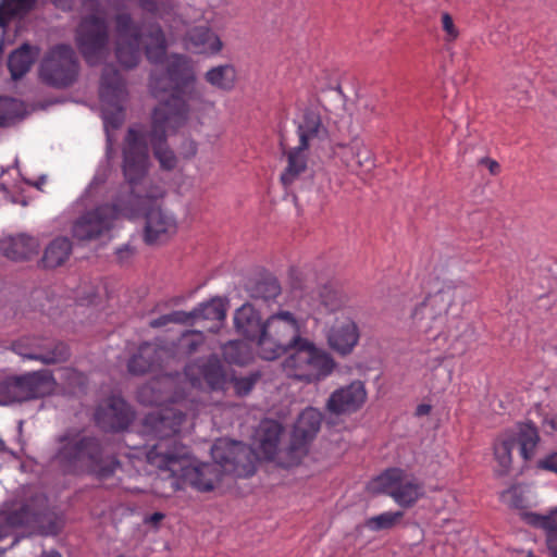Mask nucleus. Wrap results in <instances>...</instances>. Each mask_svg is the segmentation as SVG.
Instances as JSON below:
<instances>
[{"label":"nucleus","instance_id":"1","mask_svg":"<svg viewBox=\"0 0 557 557\" xmlns=\"http://www.w3.org/2000/svg\"><path fill=\"white\" fill-rule=\"evenodd\" d=\"M185 413L181 408L166 406L147 413L141 433L158 438L146 453L147 462L172 479L174 490L188 484L199 492H210L220 476V469L238 478L255 473L253 450L236 441H218L211 448L215 463H196L188 446L176 438Z\"/></svg>","mask_w":557,"mask_h":557},{"label":"nucleus","instance_id":"2","mask_svg":"<svg viewBox=\"0 0 557 557\" xmlns=\"http://www.w3.org/2000/svg\"><path fill=\"white\" fill-rule=\"evenodd\" d=\"M115 55L125 69L138 65L143 51L151 63L161 62L168 50V40L162 26L156 21L136 22L127 11L113 16Z\"/></svg>","mask_w":557,"mask_h":557},{"label":"nucleus","instance_id":"3","mask_svg":"<svg viewBox=\"0 0 557 557\" xmlns=\"http://www.w3.org/2000/svg\"><path fill=\"white\" fill-rule=\"evenodd\" d=\"M57 463L66 472H88L103 480L121 466L113 454L95 436L67 431L58 438Z\"/></svg>","mask_w":557,"mask_h":557},{"label":"nucleus","instance_id":"4","mask_svg":"<svg viewBox=\"0 0 557 557\" xmlns=\"http://www.w3.org/2000/svg\"><path fill=\"white\" fill-rule=\"evenodd\" d=\"M455 300L451 288H441L429 295L411 312L412 326L425 336V339L436 344L437 348L454 346L467 324L458 317L448 318L447 312Z\"/></svg>","mask_w":557,"mask_h":557},{"label":"nucleus","instance_id":"5","mask_svg":"<svg viewBox=\"0 0 557 557\" xmlns=\"http://www.w3.org/2000/svg\"><path fill=\"white\" fill-rule=\"evenodd\" d=\"M189 106L180 98L160 101L151 114V129L147 134L154 158L163 170H173L177 164L174 151L168 145V135L176 133L188 120Z\"/></svg>","mask_w":557,"mask_h":557},{"label":"nucleus","instance_id":"6","mask_svg":"<svg viewBox=\"0 0 557 557\" xmlns=\"http://www.w3.org/2000/svg\"><path fill=\"white\" fill-rule=\"evenodd\" d=\"M196 73L191 60L183 54H171L166 60L165 70L161 73H151L149 87L154 98H161L164 94L173 98H180L187 103L184 96L191 101H200L203 91L196 84Z\"/></svg>","mask_w":557,"mask_h":557},{"label":"nucleus","instance_id":"7","mask_svg":"<svg viewBox=\"0 0 557 557\" xmlns=\"http://www.w3.org/2000/svg\"><path fill=\"white\" fill-rule=\"evenodd\" d=\"M289 281L293 292L299 293L297 310L306 315H312L315 312H336L349 302L347 294L333 283L315 289L311 274L302 270L292 268Z\"/></svg>","mask_w":557,"mask_h":557},{"label":"nucleus","instance_id":"8","mask_svg":"<svg viewBox=\"0 0 557 557\" xmlns=\"http://www.w3.org/2000/svg\"><path fill=\"white\" fill-rule=\"evenodd\" d=\"M150 166L147 133L141 125L131 126L123 143L122 171L128 185L126 194H120L124 200H133L135 195H145V185Z\"/></svg>","mask_w":557,"mask_h":557},{"label":"nucleus","instance_id":"9","mask_svg":"<svg viewBox=\"0 0 557 557\" xmlns=\"http://www.w3.org/2000/svg\"><path fill=\"white\" fill-rule=\"evenodd\" d=\"M301 321L288 310H278L263 323L258 354L264 360H275L304 339Z\"/></svg>","mask_w":557,"mask_h":557},{"label":"nucleus","instance_id":"10","mask_svg":"<svg viewBox=\"0 0 557 557\" xmlns=\"http://www.w3.org/2000/svg\"><path fill=\"white\" fill-rule=\"evenodd\" d=\"M292 349L294 351L282 363L283 371L288 377L313 383L329 376L335 368L334 359L307 338Z\"/></svg>","mask_w":557,"mask_h":557},{"label":"nucleus","instance_id":"11","mask_svg":"<svg viewBox=\"0 0 557 557\" xmlns=\"http://www.w3.org/2000/svg\"><path fill=\"white\" fill-rule=\"evenodd\" d=\"M82 7L88 14L83 16L75 34L77 48L90 65L97 64L109 45L110 34L107 18L101 13L99 0H83Z\"/></svg>","mask_w":557,"mask_h":557},{"label":"nucleus","instance_id":"12","mask_svg":"<svg viewBox=\"0 0 557 557\" xmlns=\"http://www.w3.org/2000/svg\"><path fill=\"white\" fill-rule=\"evenodd\" d=\"M163 195V189L156 187L147 190L145 195H135L133 200H126L127 205H135L138 208L132 219L139 214L145 216L144 239L148 245L165 243L177 232L174 214L157 205Z\"/></svg>","mask_w":557,"mask_h":557},{"label":"nucleus","instance_id":"13","mask_svg":"<svg viewBox=\"0 0 557 557\" xmlns=\"http://www.w3.org/2000/svg\"><path fill=\"white\" fill-rule=\"evenodd\" d=\"M540 443L536 425L531 422L518 423L516 429L503 432L493 444L494 459L497 463V475H507L512 466V451L519 445V454L523 460H531Z\"/></svg>","mask_w":557,"mask_h":557},{"label":"nucleus","instance_id":"14","mask_svg":"<svg viewBox=\"0 0 557 557\" xmlns=\"http://www.w3.org/2000/svg\"><path fill=\"white\" fill-rule=\"evenodd\" d=\"M137 211V206L127 205L123 197L117 196L112 205L98 206L81 215L72 226V234L79 240L98 238L113 227L117 218L132 219Z\"/></svg>","mask_w":557,"mask_h":557},{"label":"nucleus","instance_id":"15","mask_svg":"<svg viewBox=\"0 0 557 557\" xmlns=\"http://www.w3.org/2000/svg\"><path fill=\"white\" fill-rule=\"evenodd\" d=\"M372 490L389 496L403 508L412 507L423 495V484L411 473L400 468H389L372 482Z\"/></svg>","mask_w":557,"mask_h":557},{"label":"nucleus","instance_id":"16","mask_svg":"<svg viewBox=\"0 0 557 557\" xmlns=\"http://www.w3.org/2000/svg\"><path fill=\"white\" fill-rule=\"evenodd\" d=\"M101 116L107 133L119 128L124 121V103L127 98L125 81L113 65L103 69L99 88Z\"/></svg>","mask_w":557,"mask_h":557},{"label":"nucleus","instance_id":"17","mask_svg":"<svg viewBox=\"0 0 557 557\" xmlns=\"http://www.w3.org/2000/svg\"><path fill=\"white\" fill-rule=\"evenodd\" d=\"M79 65L74 49L69 45L52 47L39 66V76L44 83L55 88L71 86L77 78Z\"/></svg>","mask_w":557,"mask_h":557},{"label":"nucleus","instance_id":"18","mask_svg":"<svg viewBox=\"0 0 557 557\" xmlns=\"http://www.w3.org/2000/svg\"><path fill=\"white\" fill-rule=\"evenodd\" d=\"M323 421V414L313 407L300 412L294 425L289 445L280 456V466L290 468L297 466L308 453L309 443L317 436Z\"/></svg>","mask_w":557,"mask_h":557},{"label":"nucleus","instance_id":"19","mask_svg":"<svg viewBox=\"0 0 557 557\" xmlns=\"http://www.w3.org/2000/svg\"><path fill=\"white\" fill-rule=\"evenodd\" d=\"M57 382L48 370L35 371L9 379L2 386V405L22 403L51 395Z\"/></svg>","mask_w":557,"mask_h":557},{"label":"nucleus","instance_id":"20","mask_svg":"<svg viewBox=\"0 0 557 557\" xmlns=\"http://www.w3.org/2000/svg\"><path fill=\"white\" fill-rule=\"evenodd\" d=\"M329 157L338 160L350 174H369L375 168V157L370 147L359 136L348 143L330 141Z\"/></svg>","mask_w":557,"mask_h":557},{"label":"nucleus","instance_id":"21","mask_svg":"<svg viewBox=\"0 0 557 557\" xmlns=\"http://www.w3.org/2000/svg\"><path fill=\"white\" fill-rule=\"evenodd\" d=\"M13 350L24 359L45 364L63 362L70 356L69 347L64 343L38 338H22L13 344Z\"/></svg>","mask_w":557,"mask_h":557},{"label":"nucleus","instance_id":"22","mask_svg":"<svg viewBox=\"0 0 557 557\" xmlns=\"http://www.w3.org/2000/svg\"><path fill=\"white\" fill-rule=\"evenodd\" d=\"M134 420V411L120 396L112 395L101 401L95 411L96 424L107 432H120Z\"/></svg>","mask_w":557,"mask_h":557},{"label":"nucleus","instance_id":"23","mask_svg":"<svg viewBox=\"0 0 557 557\" xmlns=\"http://www.w3.org/2000/svg\"><path fill=\"white\" fill-rule=\"evenodd\" d=\"M47 506V497L42 494L30 497L27 502L15 504L8 510L0 512L1 525L5 528L7 535L9 530L21 527H36L41 521V517Z\"/></svg>","mask_w":557,"mask_h":557},{"label":"nucleus","instance_id":"24","mask_svg":"<svg viewBox=\"0 0 557 557\" xmlns=\"http://www.w3.org/2000/svg\"><path fill=\"white\" fill-rule=\"evenodd\" d=\"M173 346H164L157 343H143L136 354H134L127 363V369L132 374L141 375L148 372L162 370L170 366L169 356Z\"/></svg>","mask_w":557,"mask_h":557},{"label":"nucleus","instance_id":"25","mask_svg":"<svg viewBox=\"0 0 557 557\" xmlns=\"http://www.w3.org/2000/svg\"><path fill=\"white\" fill-rule=\"evenodd\" d=\"M368 393L364 383L355 380L348 385L333 391L327 398L325 409L335 416L350 414L358 411L366 403Z\"/></svg>","mask_w":557,"mask_h":557},{"label":"nucleus","instance_id":"26","mask_svg":"<svg viewBox=\"0 0 557 557\" xmlns=\"http://www.w3.org/2000/svg\"><path fill=\"white\" fill-rule=\"evenodd\" d=\"M185 375L193 387H201L206 382L212 391L224 389L227 377L222 363L216 357L197 360L185 367Z\"/></svg>","mask_w":557,"mask_h":557},{"label":"nucleus","instance_id":"27","mask_svg":"<svg viewBox=\"0 0 557 557\" xmlns=\"http://www.w3.org/2000/svg\"><path fill=\"white\" fill-rule=\"evenodd\" d=\"M299 147L307 150L319 149L329 140V131L319 111L307 109L297 122Z\"/></svg>","mask_w":557,"mask_h":557},{"label":"nucleus","instance_id":"28","mask_svg":"<svg viewBox=\"0 0 557 557\" xmlns=\"http://www.w3.org/2000/svg\"><path fill=\"white\" fill-rule=\"evenodd\" d=\"M287 164L281 173L280 181L286 189H295L302 181L311 177L308 168V150L296 146L286 152Z\"/></svg>","mask_w":557,"mask_h":557},{"label":"nucleus","instance_id":"29","mask_svg":"<svg viewBox=\"0 0 557 557\" xmlns=\"http://www.w3.org/2000/svg\"><path fill=\"white\" fill-rule=\"evenodd\" d=\"M283 426L280 422L271 419L262 420L255 433V442L258 449L265 459L274 460L277 457L280 465V456L285 451H278V444Z\"/></svg>","mask_w":557,"mask_h":557},{"label":"nucleus","instance_id":"30","mask_svg":"<svg viewBox=\"0 0 557 557\" xmlns=\"http://www.w3.org/2000/svg\"><path fill=\"white\" fill-rule=\"evenodd\" d=\"M359 329L355 321L346 319L333 325L327 333V344L342 356L349 355L359 342Z\"/></svg>","mask_w":557,"mask_h":557},{"label":"nucleus","instance_id":"31","mask_svg":"<svg viewBox=\"0 0 557 557\" xmlns=\"http://www.w3.org/2000/svg\"><path fill=\"white\" fill-rule=\"evenodd\" d=\"M233 319L237 333L258 345L264 323L260 312L250 302H245L235 310Z\"/></svg>","mask_w":557,"mask_h":557},{"label":"nucleus","instance_id":"32","mask_svg":"<svg viewBox=\"0 0 557 557\" xmlns=\"http://www.w3.org/2000/svg\"><path fill=\"white\" fill-rule=\"evenodd\" d=\"M39 248L38 238L24 233L9 236L1 242L4 256L14 261L30 259L38 253Z\"/></svg>","mask_w":557,"mask_h":557},{"label":"nucleus","instance_id":"33","mask_svg":"<svg viewBox=\"0 0 557 557\" xmlns=\"http://www.w3.org/2000/svg\"><path fill=\"white\" fill-rule=\"evenodd\" d=\"M186 45L195 53L208 55L218 54L223 48V42L219 35L205 26L191 28L186 37Z\"/></svg>","mask_w":557,"mask_h":557},{"label":"nucleus","instance_id":"34","mask_svg":"<svg viewBox=\"0 0 557 557\" xmlns=\"http://www.w3.org/2000/svg\"><path fill=\"white\" fill-rule=\"evenodd\" d=\"M245 290L250 298L268 302L281 295L282 287L275 276L267 273L249 278Z\"/></svg>","mask_w":557,"mask_h":557},{"label":"nucleus","instance_id":"35","mask_svg":"<svg viewBox=\"0 0 557 557\" xmlns=\"http://www.w3.org/2000/svg\"><path fill=\"white\" fill-rule=\"evenodd\" d=\"M39 54V49L28 44H23L14 50L8 60V67L13 79L23 77L32 67Z\"/></svg>","mask_w":557,"mask_h":557},{"label":"nucleus","instance_id":"36","mask_svg":"<svg viewBox=\"0 0 557 557\" xmlns=\"http://www.w3.org/2000/svg\"><path fill=\"white\" fill-rule=\"evenodd\" d=\"M205 343V335L200 331H186L176 342L164 343V346H173L169 360L172 363L175 360L184 359L196 352Z\"/></svg>","mask_w":557,"mask_h":557},{"label":"nucleus","instance_id":"37","mask_svg":"<svg viewBox=\"0 0 557 557\" xmlns=\"http://www.w3.org/2000/svg\"><path fill=\"white\" fill-rule=\"evenodd\" d=\"M194 313L196 320L212 321L214 324L209 330L216 332L226 318V302L221 297H214L195 307Z\"/></svg>","mask_w":557,"mask_h":557},{"label":"nucleus","instance_id":"38","mask_svg":"<svg viewBox=\"0 0 557 557\" xmlns=\"http://www.w3.org/2000/svg\"><path fill=\"white\" fill-rule=\"evenodd\" d=\"M72 242L65 236L54 238L45 249L41 263L53 269L62 265L72 253Z\"/></svg>","mask_w":557,"mask_h":557},{"label":"nucleus","instance_id":"39","mask_svg":"<svg viewBox=\"0 0 557 557\" xmlns=\"http://www.w3.org/2000/svg\"><path fill=\"white\" fill-rule=\"evenodd\" d=\"M205 78L211 86L230 91L236 83V70L231 64L218 65L207 71Z\"/></svg>","mask_w":557,"mask_h":557},{"label":"nucleus","instance_id":"40","mask_svg":"<svg viewBox=\"0 0 557 557\" xmlns=\"http://www.w3.org/2000/svg\"><path fill=\"white\" fill-rule=\"evenodd\" d=\"M145 16L164 21L174 13V0H132Z\"/></svg>","mask_w":557,"mask_h":557},{"label":"nucleus","instance_id":"41","mask_svg":"<svg viewBox=\"0 0 557 557\" xmlns=\"http://www.w3.org/2000/svg\"><path fill=\"white\" fill-rule=\"evenodd\" d=\"M37 0H1L0 2V27H5L15 17L27 14L36 4Z\"/></svg>","mask_w":557,"mask_h":557},{"label":"nucleus","instance_id":"42","mask_svg":"<svg viewBox=\"0 0 557 557\" xmlns=\"http://www.w3.org/2000/svg\"><path fill=\"white\" fill-rule=\"evenodd\" d=\"M224 359L230 363L246 364L251 359V351L243 341H230L222 348Z\"/></svg>","mask_w":557,"mask_h":557},{"label":"nucleus","instance_id":"43","mask_svg":"<svg viewBox=\"0 0 557 557\" xmlns=\"http://www.w3.org/2000/svg\"><path fill=\"white\" fill-rule=\"evenodd\" d=\"M404 517L403 511H384L377 516L370 517L366 520L364 525L373 532L382 530H391L400 523Z\"/></svg>","mask_w":557,"mask_h":557},{"label":"nucleus","instance_id":"44","mask_svg":"<svg viewBox=\"0 0 557 557\" xmlns=\"http://www.w3.org/2000/svg\"><path fill=\"white\" fill-rule=\"evenodd\" d=\"M23 104L21 101L0 97V126H10L22 117Z\"/></svg>","mask_w":557,"mask_h":557},{"label":"nucleus","instance_id":"45","mask_svg":"<svg viewBox=\"0 0 557 557\" xmlns=\"http://www.w3.org/2000/svg\"><path fill=\"white\" fill-rule=\"evenodd\" d=\"M528 521L535 528H541L545 531L546 539L550 536L557 537V507L548 515L529 513Z\"/></svg>","mask_w":557,"mask_h":557},{"label":"nucleus","instance_id":"46","mask_svg":"<svg viewBox=\"0 0 557 557\" xmlns=\"http://www.w3.org/2000/svg\"><path fill=\"white\" fill-rule=\"evenodd\" d=\"M113 153L112 140L108 135L104 159L99 163L90 186L101 185L108 180L112 170Z\"/></svg>","mask_w":557,"mask_h":557},{"label":"nucleus","instance_id":"47","mask_svg":"<svg viewBox=\"0 0 557 557\" xmlns=\"http://www.w3.org/2000/svg\"><path fill=\"white\" fill-rule=\"evenodd\" d=\"M258 379L259 374L257 373H251L246 376L233 377L231 382L235 394L238 396L248 395L255 387Z\"/></svg>","mask_w":557,"mask_h":557},{"label":"nucleus","instance_id":"48","mask_svg":"<svg viewBox=\"0 0 557 557\" xmlns=\"http://www.w3.org/2000/svg\"><path fill=\"white\" fill-rule=\"evenodd\" d=\"M442 28L445 33L444 40L446 42H453L459 37V30L455 25L453 17L449 13L444 12L441 16Z\"/></svg>","mask_w":557,"mask_h":557},{"label":"nucleus","instance_id":"49","mask_svg":"<svg viewBox=\"0 0 557 557\" xmlns=\"http://www.w3.org/2000/svg\"><path fill=\"white\" fill-rule=\"evenodd\" d=\"M502 498L513 508H521L523 506V499L518 495L516 487H510L503 493Z\"/></svg>","mask_w":557,"mask_h":557},{"label":"nucleus","instance_id":"50","mask_svg":"<svg viewBox=\"0 0 557 557\" xmlns=\"http://www.w3.org/2000/svg\"><path fill=\"white\" fill-rule=\"evenodd\" d=\"M540 469L557 473V451L550 453L537 461Z\"/></svg>","mask_w":557,"mask_h":557},{"label":"nucleus","instance_id":"51","mask_svg":"<svg viewBox=\"0 0 557 557\" xmlns=\"http://www.w3.org/2000/svg\"><path fill=\"white\" fill-rule=\"evenodd\" d=\"M171 319L174 323L180 324H190L196 321V313H194V309L191 311H173L171 312Z\"/></svg>","mask_w":557,"mask_h":557},{"label":"nucleus","instance_id":"52","mask_svg":"<svg viewBox=\"0 0 557 557\" xmlns=\"http://www.w3.org/2000/svg\"><path fill=\"white\" fill-rule=\"evenodd\" d=\"M529 85H530L529 81L523 79L520 84V88L517 91L512 90L510 94V97L516 99L520 106L525 104L529 100V94H528Z\"/></svg>","mask_w":557,"mask_h":557},{"label":"nucleus","instance_id":"53","mask_svg":"<svg viewBox=\"0 0 557 557\" xmlns=\"http://www.w3.org/2000/svg\"><path fill=\"white\" fill-rule=\"evenodd\" d=\"M198 151L197 143L193 139H186L181 147V154L185 159H190L196 156Z\"/></svg>","mask_w":557,"mask_h":557},{"label":"nucleus","instance_id":"54","mask_svg":"<svg viewBox=\"0 0 557 557\" xmlns=\"http://www.w3.org/2000/svg\"><path fill=\"white\" fill-rule=\"evenodd\" d=\"M360 110L364 120H370L373 115L376 114V102L374 100H364L360 103Z\"/></svg>","mask_w":557,"mask_h":557},{"label":"nucleus","instance_id":"55","mask_svg":"<svg viewBox=\"0 0 557 557\" xmlns=\"http://www.w3.org/2000/svg\"><path fill=\"white\" fill-rule=\"evenodd\" d=\"M542 426L546 434H553L557 432V416L548 414L545 416L542 421Z\"/></svg>","mask_w":557,"mask_h":557},{"label":"nucleus","instance_id":"56","mask_svg":"<svg viewBox=\"0 0 557 557\" xmlns=\"http://www.w3.org/2000/svg\"><path fill=\"white\" fill-rule=\"evenodd\" d=\"M117 260L121 263H126L134 255V249L129 245H123L115 250Z\"/></svg>","mask_w":557,"mask_h":557},{"label":"nucleus","instance_id":"57","mask_svg":"<svg viewBox=\"0 0 557 557\" xmlns=\"http://www.w3.org/2000/svg\"><path fill=\"white\" fill-rule=\"evenodd\" d=\"M479 163L485 165L492 175H496L499 173L500 165L497 161H495L493 159L481 158Z\"/></svg>","mask_w":557,"mask_h":557},{"label":"nucleus","instance_id":"58","mask_svg":"<svg viewBox=\"0 0 557 557\" xmlns=\"http://www.w3.org/2000/svg\"><path fill=\"white\" fill-rule=\"evenodd\" d=\"M171 322H172L171 313H168V314H163V315H160V317H158V318H156V319L151 320V321L149 322V325H150L151 327L157 329V327L165 326V325H168V324H169V323H171Z\"/></svg>","mask_w":557,"mask_h":557},{"label":"nucleus","instance_id":"59","mask_svg":"<svg viewBox=\"0 0 557 557\" xmlns=\"http://www.w3.org/2000/svg\"><path fill=\"white\" fill-rule=\"evenodd\" d=\"M52 4L62 10V11H71L74 7V0H51Z\"/></svg>","mask_w":557,"mask_h":557},{"label":"nucleus","instance_id":"60","mask_svg":"<svg viewBox=\"0 0 557 557\" xmlns=\"http://www.w3.org/2000/svg\"><path fill=\"white\" fill-rule=\"evenodd\" d=\"M546 548L550 557H557V536L546 539Z\"/></svg>","mask_w":557,"mask_h":557},{"label":"nucleus","instance_id":"61","mask_svg":"<svg viewBox=\"0 0 557 557\" xmlns=\"http://www.w3.org/2000/svg\"><path fill=\"white\" fill-rule=\"evenodd\" d=\"M164 515L162 512H153L152 515H149L144 518V522L147 524H154L157 525L161 520H163Z\"/></svg>","mask_w":557,"mask_h":557},{"label":"nucleus","instance_id":"62","mask_svg":"<svg viewBox=\"0 0 557 557\" xmlns=\"http://www.w3.org/2000/svg\"><path fill=\"white\" fill-rule=\"evenodd\" d=\"M431 411V406L430 405H425V404H422V405H419L416 409V414L421 417V416H425V414H429Z\"/></svg>","mask_w":557,"mask_h":557},{"label":"nucleus","instance_id":"63","mask_svg":"<svg viewBox=\"0 0 557 557\" xmlns=\"http://www.w3.org/2000/svg\"><path fill=\"white\" fill-rule=\"evenodd\" d=\"M40 557H62V555L59 552L52 549L49 552H44Z\"/></svg>","mask_w":557,"mask_h":557},{"label":"nucleus","instance_id":"64","mask_svg":"<svg viewBox=\"0 0 557 557\" xmlns=\"http://www.w3.org/2000/svg\"><path fill=\"white\" fill-rule=\"evenodd\" d=\"M0 451L9 453L10 455L15 457V453L13 450H10L7 446L4 441L0 437Z\"/></svg>","mask_w":557,"mask_h":557}]
</instances>
